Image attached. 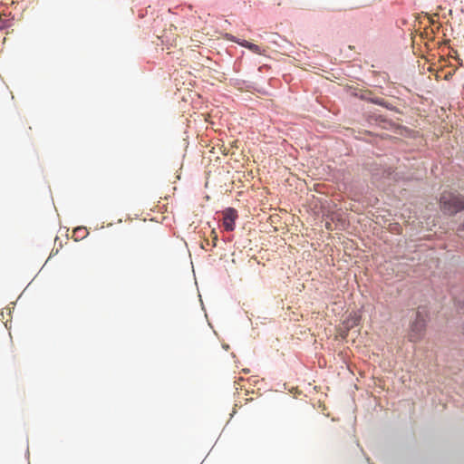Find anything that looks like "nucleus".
Here are the masks:
<instances>
[{
    "label": "nucleus",
    "instance_id": "7",
    "mask_svg": "<svg viewBox=\"0 0 464 464\" xmlns=\"http://www.w3.org/2000/svg\"><path fill=\"white\" fill-rule=\"evenodd\" d=\"M6 27V21L0 18V29H4Z\"/></svg>",
    "mask_w": 464,
    "mask_h": 464
},
{
    "label": "nucleus",
    "instance_id": "2",
    "mask_svg": "<svg viewBox=\"0 0 464 464\" xmlns=\"http://www.w3.org/2000/svg\"><path fill=\"white\" fill-rule=\"evenodd\" d=\"M426 329V314L419 308L415 314V319L411 323L409 331V340L411 342H419L424 335Z\"/></svg>",
    "mask_w": 464,
    "mask_h": 464
},
{
    "label": "nucleus",
    "instance_id": "4",
    "mask_svg": "<svg viewBox=\"0 0 464 464\" xmlns=\"http://www.w3.org/2000/svg\"><path fill=\"white\" fill-rule=\"evenodd\" d=\"M231 41H233L235 43H237L239 45H241L243 47L247 48L248 50H250L254 53H256V54H261L262 53V49L257 44L249 43V42H247L246 40L239 41V40L236 39L235 37H232Z\"/></svg>",
    "mask_w": 464,
    "mask_h": 464
},
{
    "label": "nucleus",
    "instance_id": "8",
    "mask_svg": "<svg viewBox=\"0 0 464 464\" xmlns=\"http://www.w3.org/2000/svg\"><path fill=\"white\" fill-rule=\"evenodd\" d=\"M79 231H81V228H76V229L74 230V232H79Z\"/></svg>",
    "mask_w": 464,
    "mask_h": 464
},
{
    "label": "nucleus",
    "instance_id": "5",
    "mask_svg": "<svg viewBox=\"0 0 464 464\" xmlns=\"http://www.w3.org/2000/svg\"><path fill=\"white\" fill-rule=\"evenodd\" d=\"M360 322V316H358L356 314H351L350 317L344 322L345 328L347 330L356 326L359 324Z\"/></svg>",
    "mask_w": 464,
    "mask_h": 464
},
{
    "label": "nucleus",
    "instance_id": "3",
    "mask_svg": "<svg viewBox=\"0 0 464 464\" xmlns=\"http://www.w3.org/2000/svg\"><path fill=\"white\" fill-rule=\"evenodd\" d=\"M237 218V212L235 208H228L223 211V227L227 231L235 229V223Z\"/></svg>",
    "mask_w": 464,
    "mask_h": 464
},
{
    "label": "nucleus",
    "instance_id": "1",
    "mask_svg": "<svg viewBox=\"0 0 464 464\" xmlns=\"http://www.w3.org/2000/svg\"><path fill=\"white\" fill-rule=\"evenodd\" d=\"M440 209L448 215H454L464 209V198L454 192L444 191L440 198Z\"/></svg>",
    "mask_w": 464,
    "mask_h": 464
},
{
    "label": "nucleus",
    "instance_id": "6",
    "mask_svg": "<svg viewBox=\"0 0 464 464\" xmlns=\"http://www.w3.org/2000/svg\"><path fill=\"white\" fill-rule=\"evenodd\" d=\"M211 234L213 235V238H212L213 246H216L217 241H218V235L216 234V232L214 230L211 232Z\"/></svg>",
    "mask_w": 464,
    "mask_h": 464
}]
</instances>
